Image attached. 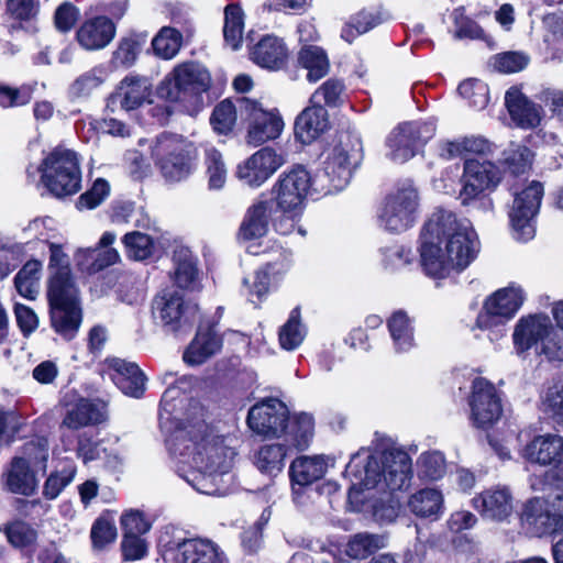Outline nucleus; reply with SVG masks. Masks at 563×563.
I'll return each instance as SVG.
<instances>
[{"mask_svg":"<svg viewBox=\"0 0 563 563\" xmlns=\"http://www.w3.org/2000/svg\"><path fill=\"white\" fill-rule=\"evenodd\" d=\"M298 416L289 421L286 405L276 398H268L249 410L247 424L260 435L285 439V433L291 430L290 427Z\"/></svg>","mask_w":563,"mask_h":563,"instance_id":"nucleus-14","label":"nucleus"},{"mask_svg":"<svg viewBox=\"0 0 563 563\" xmlns=\"http://www.w3.org/2000/svg\"><path fill=\"white\" fill-rule=\"evenodd\" d=\"M285 433L283 442L262 445L255 454L257 470L266 475L276 476L285 467V459L294 450H306L313 437L314 420L310 413L301 412Z\"/></svg>","mask_w":563,"mask_h":563,"instance_id":"nucleus-4","label":"nucleus"},{"mask_svg":"<svg viewBox=\"0 0 563 563\" xmlns=\"http://www.w3.org/2000/svg\"><path fill=\"white\" fill-rule=\"evenodd\" d=\"M532 162V153L527 146L512 145L503 153V164L514 175L525 174Z\"/></svg>","mask_w":563,"mask_h":563,"instance_id":"nucleus-55","label":"nucleus"},{"mask_svg":"<svg viewBox=\"0 0 563 563\" xmlns=\"http://www.w3.org/2000/svg\"><path fill=\"white\" fill-rule=\"evenodd\" d=\"M387 327L397 353L409 352L415 346L412 321L405 311L394 312L387 321Z\"/></svg>","mask_w":563,"mask_h":563,"instance_id":"nucleus-40","label":"nucleus"},{"mask_svg":"<svg viewBox=\"0 0 563 563\" xmlns=\"http://www.w3.org/2000/svg\"><path fill=\"white\" fill-rule=\"evenodd\" d=\"M220 349V341L211 329H199L195 339L185 350L183 360L190 366L205 363Z\"/></svg>","mask_w":563,"mask_h":563,"instance_id":"nucleus-37","label":"nucleus"},{"mask_svg":"<svg viewBox=\"0 0 563 563\" xmlns=\"http://www.w3.org/2000/svg\"><path fill=\"white\" fill-rule=\"evenodd\" d=\"M329 128L328 111L321 104L306 108L295 121L296 136L302 143H311Z\"/></svg>","mask_w":563,"mask_h":563,"instance_id":"nucleus-30","label":"nucleus"},{"mask_svg":"<svg viewBox=\"0 0 563 563\" xmlns=\"http://www.w3.org/2000/svg\"><path fill=\"white\" fill-rule=\"evenodd\" d=\"M122 242L128 256L135 261H144L153 254V240L145 233L129 232L123 236Z\"/></svg>","mask_w":563,"mask_h":563,"instance_id":"nucleus-51","label":"nucleus"},{"mask_svg":"<svg viewBox=\"0 0 563 563\" xmlns=\"http://www.w3.org/2000/svg\"><path fill=\"white\" fill-rule=\"evenodd\" d=\"M505 104L511 119L521 128L530 129L541 121V107L531 102L518 88L511 87L506 91Z\"/></svg>","mask_w":563,"mask_h":563,"instance_id":"nucleus-27","label":"nucleus"},{"mask_svg":"<svg viewBox=\"0 0 563 563\" xmlns=\"http://www.w3.org/2000/svg\"><path fill=\"white\" fill-rule=\"evenodd\" d=\"M229 455L230 453L225 450H220L217 453L218 460L209 462L205 460L202 451H198L189 463L194 470L185 476L186 482L201 494L222 495L224 489L221 488L220 482L229 472Z\"/></svg>","mask_w":563,"mask_h":563,"instance_id":"nucleus-15","label":"nucleus"},{"mask_svg":"<svg viewBox=\"0 0 563 563\" xmlns=\"http://www.w3.org/2000/svg\"><path fill=\"white\" fill-rule=\"evenodd\" d=\"M446 471L444 455L439 451L426 452L418 460L419 477L428 481L440 479Z\"/></svg>","mask_w":563,"mask_h":563,"instance_id":"nucleus-52","label":"nucleus"},{"mask_svg":"<svg viewBox=\"0 0 563 563\" xmlns=\"http://www.w3.org/2000/svg\"><path fill=\"white\" fill-rule=\"evenodd\" d=\"M153 317L166 331L190 329L198 318V306L186 301L177 290H163L152 303Z\"/></svg>","mask_w":563,"mask_h":563,"instance_id":"nucleus-11","label":"nucleus"},{"mask_svg":"<svg viewBox=\"0 0 563 563\" xmlns=\"http://www.w3.org/2000/svg\"><path fill=\"white\" fill-rule=\"evenodd\" d=\"M362 159V142L351 134H342L339 143L324 162L323 174L320 179H327V192H336L350 183L353 169Z\"/></svg>","mask_w":563,"mask_h":563,"instance_id":"nucleus-8","label":"nucleus"},{"mask_svg":"<svg viewBox=\"0 0 563 563\" xmlns=\"http://www.w3.org/2000/svg\"><path fill=\"white\" fill-rule=\"evenodd\" d=\"M407 508L416 517L438 520L444 511L443 494L431 487L419 489L409 496Z\"/></svg>","mask_w":563,"mask_h":563,"instance_id":"nucleus-32","label":"nucleus"},{"mask_svg":"<svg viewBox=\"0 0 563 563\" xmlns=\"http://www.w3.org/2000/svg\"><path fill=\"white\" fill-rule=\"evenodd\" d=\"M38 169L44 186L57 198L73 196L81 188V170L74 151L57 146Z\"/></svg>","mask_w":563,"mask_h":563,"instance_id":"nucleus-5","label":"nucleus"},{"mask_svg":"<svg viewBox=\"0 0 563 563\" xmlns=\"http://www.w3.org/2000/svg\"><path fill=\"white\" fill-rule=\"evenodd\" d=\"M206 176L210 190H220L227 181L228 170L222 154L214 147L205 151Z\"/></svg>","mask_w":563,"mask_h":563,"instance_id":"nucleus-47","label":"nucleus"},{"mask_svg":"<svg viewBox=\"0 0 563 563\" xmlns=\"http://www.w3.org/2000/svg\"><path fill=\"white\" fill-rule=\"evenodd\" d=\"M174 282L183 289L195 290L199 287L197 260L188 250H179L174 254Z\"/></svg>","mask_w":563,"mask_h":563,"instance_id":"nucleus-41","label":"nucleus"},{"mask_svg":"<svg viewBox=\"0 0 563 563\" xmlns=\"http://www.w3.org/2000/svg\"><path fill=\"white\" fill-rule=\"evenodd\" d=\"M284 158L271 147H263L239 165L236 175L251 187H260L282 165Z\"/></svg>","mask_w":563,"mask_h":563,"instance_id":"nucleus-21","label":"nucleus"},{"mask_svg":"<svg viewBox=\"0 0 563 563\" xmlns=\"http://www.w3.org/2000/svg\"><path fill=\"white\" fill-rule=\"evenodd\" d=\"M345 474L353 476L365 489L391 493L409 485L412 464L408 453L400 449L386 450L379 456L362 449L352 455Z\"/></svg>","mask_w":563,"mask_h":563,"instance_id":"nucleus-3","label":"nucleus"},{"mask_svg":"<svg viewBox=\"0 0 563 563\" xmlns=\"http://www.w3.org/2000/svg\"><path fill=\"white\" fill-rule=\"evenodd\" d=\"M541 409L555 423L563 424V387L549 388L542 400Z\"/></svg>","mask_w":563,"mask_h":563,"instance_id":"nucleus-62","label":"nucleus"},{"mask_svg":"<svg viewBox=\"0 0 563 563\" xmlns=\"http://www.w3.org/2000/svg\"><path fill=\"white\" fill-rule=\"evenodd\" d=\"M139 54V43L132 37L121 38L117 49L112 53L111 63L115 67H130Z\"/></svg>","mask_w":563,"mask_h":563,"instance_id":"nucleus-63","label":"nucleus"},{"mask_svg":"<svg viewBox=\"0 0 563 563\" xmlns=\"http://www.w3.org/2000/svg\"><path fill=\"white\" fill-rule=\"evenodd\" d=\"M521 526L531 537H544L563 531V495L552 499L534 497L522 508Z\"/></svg>","mask_w":563,"mask_h":563,"instance_id":"nucleus-10","label":"nucleus"},{"mask_svg":"<svg viewBox=\"0 0 563 563\" xmlns=\"http://www.w3.org/2000/svg\"><path fill=\"white\" fill-rule=\"evenodd\" d=\"M8 541L15 548H24L36 541L37 532L25 521L16 520L0 528Z\"/></svg>","mask_w":563,"mask_h":563,"instance_id":"nucleus-54","label":"nucleus"},{"mask_svg":"<svg viewBox=\"0 0 563 563\" xmlns=\"http://www.w3.org/2000/svg\"><path fill=\"white\" fill-rule=\"evenodd\" d=\"M471 411L473 424L486 428L496 422L501 416V402L495 386L485 378L478 377L473 382Z\"/></svg>","mask_w":563,"mask_h":563,"instance_id":"nucleus-20","label":"nucleus"},{"mask_svg":"<svg viewBox=\"0 0 563 563\" xmlns=\"http://www.w3.org/2000/svg\"><path fill=\"white\" fill-rule=\"evenodd\" d=\"M543 197V186L532 181L520 192L515 194L514 203L509 211L512 235L517 241L527 242L536 234L534 218Z\"/></svg>","mask_w":563,"mask_h":563,"instance_id":"nucleus-12","label":"nucleus"},{"mask_svg":"<svg viewBox=\"0 0 563 563\" xmlns=\"http://www.w3.org/2000/svg\"><path fill=\"white\" fill-rule=\"evenodd\" d=\"M553 332L550 318L545 314H534L521 318L516 324L512 339L519 353L526 352Z\"/></svg>","mask_w":563,"mask_h":563,"instance_id":"nucleus-23","label":"nucleus"},{"mask_svg":"<svg viewBox=\"0 0 563 563\" xmlns=\"http://www.w3.org/2000/svg\"><path fill=\"white\" fill-rule=\"evenodd\" d=\"M101 68H92L77 77L68 88L71 99L87 98L103 81Z\"/></svg>","mask_w":563,"mask_h":563,"instance_id":"nucleus-53","label":"nucleus"},{"mask_svg":"<svg viewBox=\"0 0 563 563\" xmlns=\"http://www.w3.org/2000/svg\"><path fill=\"white\" fill-rule=\"evenodd\" d=\"M252 59L261 67L268 69L282 68L288 58V49L284 41L275 35H265L253 47Z\"/></svg>","mask_w":563,"mask_h":563,"instance_id":"nucleus-31","label":"nucleus"},{"mask_svg":"<svg viewBox=\"0 0 563 563\" xmlns=\"http://www.w3.org/2000/svg\"><path fill=\"white\" fill-rule=\"evenodd\" d=\"M112 380L125 395L140 398L145 391V375L135 363L115 358L110 363Z\"/></svg>","mask_w":563,"mask_h":563,"instance_id":"nucleus-29","label":"nucleus"},{"mask_svg":"<svg viewBox=\"0 0 563 563\" xmlns=\"http://www.w3.org/2000/svg\"><path fill=\"white\" fill-rule=\"evenodd\" d=\"M49 306L79 305V294L71 274L53 273L48 280Z\"/></svg>","mask_w":563,"mask_h":563,"instance_id":"nucleus-39","label":"nucleus"},{"mask_svg":"<svg viewBox=\"0 0 563 563\" xmlns=\"http://www.w3.org/2000/svg\"><path fill=\"white\" fill-rule=\"evenodd\" d=\"M183 44L181 33L165 26L154 37L152 45L155 54L164 59H170L177 55Z\"/></svg>","mask_w":563,"mask_h":563,"instance_id":"nucleus-48","label":"nucleus"},{"mask_svg":"<svg viewBox=\"0 0 563 563\" xmlns=\"http://www.w3.org/2000/svg\"><path fill=\"white\" fill-rule=\"evenodd\" d=\"M211 77L201 65L188 62L176 66L157 88L159 98L170 102L198 104L210 88Z\"/></svg>","mask_w":563,"mask_h":563,"instance_id":"nucleus-6","label":"nucleus"},{"mask_svg":"<svg viewBox=\"0 0 563 563\" xmlns=\"http://www.w3.org/2000/svg\"><path fill=\"white\" fill-rule=\"evenodd\" d=\"M501 180L499 168L490 161L467 159L464 164L459 198L466 206L486 190H494Z\"/></svg>","mask_w":563,"mask_h":563,"instance_id":"nucleus-17","label":"nucleus"},{"mask_svg":"<svg viewBox=\"0 0 563 563\" xmlns=\"http://www.w3.org/2000/svg\"><path fill=\"white\" fill-rule=\"evenodd\" d=\"M244 30V19L242 9L238 4H229L224 9L223 36L232 49L241 46Z\"/></svg>","mask_w":563,"mask_h":563,"instance_id":"nucleus-46","label":"nucleus"},{"mask_svg":"<svg viewBox=\"0 0 563 563\" xmlns=\"http://www.w3.org/2000/svg\"><path fill=\"white\" fill-rule=\"evenodd\" d=\"M110 186L107 180L99 178L97 179L91 189L82 194L78 201L77 207L79 209H93L98 207L109 195Z\"/></svg>","mask_w":563,"mask_h":563,"instance_id":"nucleus-64","label":"nucleus"},{"mask_svg":"<svg viewBox=\"0 0 563 563\" xmlns=\"http://www.w3.org/2000/svg\"><path fill=\"white\" fill-rule=\"evenodd\" d=\"M522 302L523 295L520 288L499 289L486 299L483 311L476 319V325L479 329L503 325L516 314Z\"/></svg>","mask_w":563,"mask_h":563,"instance_id":"nucleus-18","label":"nucleus"},{"mask_svg":"<svg viewBox=\"0 0 563 563\" xmlns=\"http://www.w3.org/2000/svg\"><path fill=\"white\" fill-rule=\"evenodd\" d=\"M104 419L100 407L89 399L81 398L67 410L62 426L77 430L87 426L98 424Z\"/></svg>","mask_w":563,"mask_h":563,"instance_id":"nucleus-38","label":"nucleus"},{"mask_svg":"<svg viewBox=\"0 0 563 563\" xmlns=\"http://www.w3.org/2000/svg\"><path fill=\"white\" fill-rule=\"evenodd\" d=\"M274 202L272 200H258L246 211L241 223L239 235L243 240H253L264 236L268 232L273 220Z\"/></svg>","mask_w":563,"mask_h":563,"instance_id":"nucleus-28","label":"nucleus"},{"mask_svg":"<svg viewBox=\"0 0 563 563\" xmlns=\"http://www.w3.org/2000/svg\"><path fill=\"white\" fill-rule=\"evenodd\" d=\"M41 271L42 262L38 260H30L18 272L14 278V285L21 296L27 299H35L38 294Z\"/></svg>","mask_w":563,"mask_h":563,"instance_id":"nucleus-44","label":"nucleus"},{"mask_svg":"<svg viewBox=\"0 0 563 563\" xmlns=\"http://www.w3.org/2000/svg\"><path fill=\"white\" fill-rule=\"evenodd\" d=\"M152 157L164 179L172 184L187 179L196 168V150L173 135L157 136Z\"/></svg>","mask_w":563,"mask_h":563,"instance_id":"nucleus-7","label":"nucleus"},{"mask_svg":"<svg viewBox=\"0 0 563 563\" xmlns=\"http://www.w3.org/2000/svg\"><path fill=\"white\" fill-rule=\"evenodd\" d=\"M239 101L241 108L249 114V144L258 146L280 135L284 129V121L278 111H266L256 101L246 98H242Z\"/></svg>","mask_w":563,"mask_h":563,"instance_id":"nucleus-19","label":"nucleus"},{"mask_svg":"<svg viewBox=\"0 0 563 563\" xmlns=\"http://www.w3.org/2000/svg\"><path fill=\"white\" fill-rule=\"evenodd\" d=\"M51 325L64 340H73L80 328L82 311L79 305L49 306Z\"/></svg>","mask_w":563,"mask_h":563,"instance_id":"nucleus-34","label":"nucleus"},{"mask_svg":"<svg viewBox=\"0 0 563 563\" xmlns=\"http://www.w3.org/2000/svg\"><path fill=\"white\" fill-rule=\"evenodd\" d=\"M419 207V194L411 183H404L386 196L378 219L390 232H402L412 227Z\"/></svg>","mask_w":563,"mask_h":563,"instance_id":"nucleus-9","label":"nucleus"},{"mask_svg":"<svg viewBox=\"0 0 563 563\" xmlns=\"http://www.w3.org/2000/svg\"><path fill=\"white\" fill-rule=\"evenodd\" d=\"M199 401L180 397L177 387H168L161 399L158 413L161 429L166 433V448L181 463L192 462V455L202 451L205 460L217 461L218 451H227L229 470L235 452L224 443V438L214 435L203 419Z\"/></svg>","mask_w":563,"mask_h":563,"instance_id":"nucleus-1","label":"nucleus"},{"mask_svg":"<svg viewBox=\"0 0 563 563\" xmlns=\"http://www.w3.org/2000/svg\"><path fill=\"white\" fill-rule=\"evenodd\" d=\"M48 441L45 438H36L26 442L23 446V456L29 466L38 467L43 472L46 471L48 460Z\"/></svg>","mask_w":563,"mask_h":563,"instance_id":"nucleus-58","label":"nucleus"},{"mask_svg":"<svg viewBox=\"0 0 563 563\" xmlns=\"http://www.w3.org/2000/svg\"><path fill=\"white\" fill-rule=\"evenodd\" d=\"M307 334V329L300 320V308L291 310L287 322L280 328L278 338L280 346L286 351H294L301 345Z\"/></svg>","mask_w":563,"mask_h":563,"instance_id":"nucleus-45","label":"nucleus"},{"mask_svg":"<svg viewBox=\"0 0 563 563\" xmlns=\"http://www.w3.org/2000/svg\"><path fill=\"white\" fill-rule=\"evenodd\" d=\"M529 63V56L521 52H505L493 57V67L500 73H517Z\"/></svg>","mask_w":563,"mask_h":563,"instance_id":"nucleus-59","label":"nucleus"},{"mask_svg":"<svg viewBox=\"0 0 563 563\" xmlns=\"http://www.w3.org/2000/svg\"><path fill=\"white\" fill-rule=\"evenodd\" d=\"M5 487L13 494L32 495L37 488V479L24 457H14L5 475Z\"/></svg>","mask_w":563,"mask_h":563,"instance_id":"nucleus-35","label":"nucleus"},{"mask_svg":"<svg viewBox=\"0 0 563 563\" xmlns=\"http://www.w3.org/2000/svg\"><path fill=\"white\" fill-rule=\"evenodd\" d=\"M478 249L477 235L467 220L437 208L421 233V265L428 275L441 278L451 269L466 268Z\"/></svg>","mask_w":563,"mask_h":563,"instance_id":"nucleus-2","label":"nucleus"},{"mask_svg":"<svg viewBox=\"0 0 563 563\" xmlns=\"http://www.w3.org/2000/svg\"><path fill=\"white\" fill-rule=\"evenodd\" d=\"M176 563H227L220 548L202 539H187L177 544Z\"/></svg>","mask_w":563,"mask_h":563,"instance_id":"nucleus-25","label":"nucleus"},{"mask_svg":"<svg viewBox=\"0 0 563 563\" xmlns=\"http://www.w3.org/2000/svg\"><path fill=\"white\" fill-rule=\"evenodd\" d=\"M310 186L311 177L305 167L297 166L284 172L272 189L276 210L278 212L302 214Z\"/></svg>","mask_w":563,"mask_h":563,"instance_id":"nucleus-13","label":"nucleus"},{"mask_svg":"<svg viewBox=\"0 0 563 563\" xmlns=\"http://www.w3.org/2000/svg\"><path fill=\"white\" fill-rule=\"evenodd\" d=\"M77 467L74 463H66L60 470H57L47 477L43 486V496L53 500L67 487L75 478Z\"/></svg>","mask_w":563,"mask_h":563,"instance_id":"nucleus-49","label":"nucleus"},{"mask_svg":"<svg viewBox=\"0 0 563 563\" xmlns=\"http://www.w3.org/2000/svg\"><path fill=\"white\" fill-rule=\"evenodd\" d=\"M387 545L385 536L360 532L350 538L345 553L354 560H364Z\"/></svg>","mask_w":563,"mask_h":563,"instance_id":"nucleus-43","label":"nucleus"},{"mask_svg":"<svg viewBox=\"0 0 563 563\" xmlns=\"http://www.w3.org/2000/svg\"><path fill=\"white\" fill-rule=\"evenodd\" d=\"M460 95L475 109H484L489 100L488 86L475 78L466 79L459 86Z\"/></svg>","mask_w":563,"mask_h":563,"instance_id":"nucleus-56","label":"nucleus"},{"mask_svg":"<svg viewBox=\"0 0 563 563\" xmlns=\"http://www.w3.org/2000/svg\"><path fill=\"white\" fill-rule=\"evenodd\" d=\"M473 507L484 519L506 521L514 511V496L507 486L485 489L472 500Z\"/></svg>","mask_w":563,"mask_h":563,"instance_id":"nucleus-22","label":"nucleus"},{"mask_svg":"<svg viewBox=\"0 0 563 563\" xmlns=\"http://www.w3.org/2000/svg\"><path fill=\"white\" fill-rule=\"evenodd\" d=\"M115 36V25L107 16H96L85 21L76 32L79 45L86 51L107 47Z\"/></svg>","mask_w":563,"mask_h":563,"instance_id":"nucleus-24","label":"nucleus"},{"mask_svg":"<svg viewBox=\"0 0 563 563\" xmlns=\"http://www.w3.org/2000/svg\"><path fill=\"white\" fill-rule=\"evenodd\" d=\"M327 463L322 456H299L291 462L289 476L292 485L309 486L323 477Z\"/></svg>","mask_w":563,"mask_h":563,"instance_id":"nucleus-36","label":"nucleus"},{"mask_svg":"<svg viewBox=\"0 0 563 563\" xmlns=\"http://www.w3.org/2000/svg\"><path fill=\"white\" fill-rule=\"evenodd\" d=\"M299 65L307 70V79L316 82L328 75L330 69L325 52L314 45L303 46L298 53Z\"/></svg>","mask_w":563,"mask_h":563,"instance_id":"nucleus-42","label":"nucleus"},{"mask_svg":"<svg viewBox=\"0 0 563 563\" xmlns=\"http://www.w3.org/2000/svg\"><path fill=\"white\" fill-rule=\"evenodd\" d=\"M434 125L427 122L399 124L387 137L388 157L405 163L415 156L417 148L433 136Z\"/></svg>","mask_w":563,"mask_h":563,"instance_id":"nucleus-16","label":"nucleus"},{"mask_svg":"<svg viewBox=\"0 0 563 563\" xmlns=\"http://www.w3.org/2000/svg\"><path fill=\"white\" fill-rule=\"evenodd\" d=\"M235 121V107L228 99L216 106L210 118L211 125L219 134H228L233 129Z\"/></svg>","mask_w":563,"mask_h":563,"instance_id":"nucleus-57","label":"nucleus"},{"mask_svg":"<svg viewBox=\"0 0 563 563\" xmlns=\"http://www.w3.org/2000/svg\"><path fill=\"white\" fill-rule=\"evenodd\" d=\"M380 23V16L371 11H361L344 25L341 36L352 43L357 35L364 34Z\"/></svg>","mask_w":563,"mask_h":563,"instance_id":"nucleus-50","label":"nucleus"},{"mask_svg":"<svg viewBox=\"0 0 563 563\" xmlns=\"http://www.w3.org/2000/svg\"><path fill=\"white\" fill-rule=\"evenodd\" d=\"M91 542L95 549H103L107 544L112 543L117 538L115 526L106 518H98L90 531Z\"/></svg>","mask_w":563,"mask_h":563,"instance_id":"nucleus-61","label":"nucleus"},{"mask_svg":"<svg viewBox=\"0 0 563 563\" xmlns=\"http://www.w3.org/2000/svg\"><path fill=\"white\" fill-rule=\"evenodd\" d=\"M151 84L145 77L126 76L111 96L110 102L131 111L141 107L151 96Z\"/></svg>","mask_w":563,"mask_h":563,"instance_id":"nucleus-26","label":"nucleus"},{"mask_svg":"<svg viewBox=\"0 0 563 563\" xmlns=\"http://www.w3.org/2000/svg\"><path fill=\"white\" fill-rule=\"evenodd\" d=\"M562 454L563 438L559 434L538 435L525 449V456L540 465H550Z\"/></svg>","mask_w":563,"mask_h":563,"instance_id":"nucleus-33","label":"nucleus"},{"mask_svg":"<svg viewBox=\"0 0 563 563\" xmlns=\"http://www.w3.org/2000/svg\"><path fill=\"white\" fill-rule=\"evenodd\" d=\"M343 84L338 79H328L311 96V102L321 104V101L329 107L336 106L340 102L343 92Z\"/></svg>","mask_w":563,"mask_h":563,"instance_id":"nucleus-60","label":"nucleus"}]
</instances>
